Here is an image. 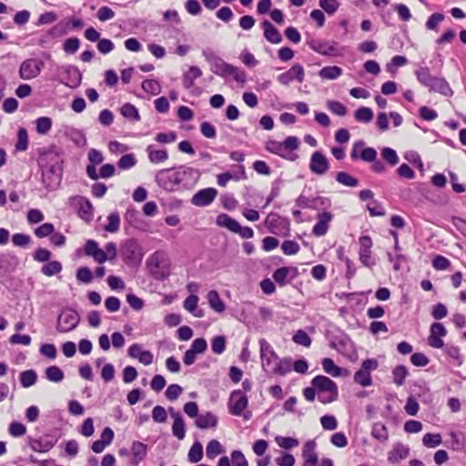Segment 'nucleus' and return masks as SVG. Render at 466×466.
Instances as JSON below:
<instances>
[{
	"label": "nucleus",
	"mask_w": 466,
	"mask_h": 466,
	"mask_svg": "<svg viewBox=\"0 0 466 466\" xmlns=\"http://www.w3.org/2000/svg\"><path fill=\"white\" fill-rule=\"evenodd\" d=\"M200 175L198 169L182 165L158 170L155 181L166 192H181L193 189Z\"/></svg>",
	"instance_id": "nucleus-1"
},
{
	"label": "nucleus",
	"mask_w": 466,
	"mask_h": 466,
	"mask_svg": "<svg viewBox=\"0 0 466 466\" xmlns=\"http://www.w3.org/2000/svg\"><path fill=\"white\" fill-rule=\"evenodd\" d=\"M64 157L55 149L42 152L37 159L41 170V181L47 191L56 190L63 178Z\"/></svg>",
	"instance_id": "nucleus-2"
},
{
	"label": "nucleus",
	"mask_w": 466,
	"mask_h": 466,
	"mask_svg": "<svg viewBox=\"0 0 466 466\" xmlns=\"http://www.w3.org/2000/svg\"><path fill=\"white\" fill-rule=\"evenodd\" d=\"M415 76L417 80L422 86L428 87L430 91L437 92L446 96L453 95V91L445 78L432 76L429 67H420L415 71Z\"/></svg>",
	"instance_id": "nucleus-3"
},
{
	"label": "nucleus",
	"mask_w": 466,
	"mask_h": 466,
	"mask_svg": "<svg viewBox=\"0 0 466 466\" xmlns=\"http://www.w3.org/2000/svg\"><path fill=\"white\" fill-rule=\"evenodd\" d=\"M299 140L297 137L289 136L283 142L269 139L266 142L267 151L278 155L289 161H295L299 156L295 151L299 148Z\"/></svg>",
	"instance_id": "nucleus-4"
},
{
	"label": "nucleus",
	"mask_w": 466,
	"mask_h": 466,
	"mask_svg": "<svg viewBox=\"0 0 466 466\" xmlns=\"http://www.w3.org/2000/svg\"><path fill=\"white\" fill-rule=\"evenodd\" d=\"M318 391V400L323 404L330 403L338 399V386L329 378L318 375L310 382Z\"/></svg>",
	"instance_id": "nucleus-5"
},
{
	"label": "nucleus",
	"mask_w": 466,
	"mask_h": 466,
	"mask_svg": "<svg viewBox=\"0 0 466 466\" xmlns=\"http://www.w3.org/2000/svg\"><path fill=\"white\" fill-rule=\"evenodd\" d=\"M146 265L149 274L157 280H164L170 274L169 262L164 251L157 250L151 254Z\"/></svg>",
	"instance_id": "nucleus-6"
},
{
	"label": "nucleus",
	"mask_w": 466,
	"mask_h": 466,
	"mask_svg": "<svg viewBox=\"0 0 466 466\" xmlns=\"http://www.w3.org/2000/svg\"><path fill=\"white\" fill-rule=\"evenodd\" d=\"M119 256L127 266H137L143 259L144 251L137 239L128 238L120 244Z\"/></svg>",
	"instance_id": "nucleus-7"
},
{
	"label": "nucleus",
	"mask_w": 466,
	"mask_h": 466,
	"mask_svg": "<svg viewBox=\"0 0 466 466\" xmlns=\"http://www.w3.org/2000/svg\"><path fill=\"white\" fill-rule=\"evenodd\" d=\"M248 399L245 392L240 390H235L230 393L228 408V412L233 416L243 417L245 420H249L252 412L248 410Z\"/></svg>",
	"instance_id": "nucleus-8"
},
{
	"label": "nucleus",
	"mask_w": 466,
	"mask_h": 466,
	"mask_svg": "<svg viewBox=\"0 0 466 466\" xmlns=\"http://www.w3.org/2000/svg\"><path fill=\"white\" fill-rule=\"evenodd\" d=\"M210 69L215 75L221 77L232 76L238 83H245L247 79L246 73L242 69L228 64L220 57L210 66Z\"/></svg>",
	"instance_id": "nucleus-9"
},
{
	"label": "nucleus",
	"mask_w": 466,
	"mask_h": 466,
	"mask_svg": "<svg viewBox=\"0 0 466 466\" xmlns=\"http://www.w3.org/2000/svg\"><path fill=\"white\" fill-rule=\"evenodd\" d=\"M264 225L268 228V231L271 234L282 237H287L289 235V219L285 217H281L278 213H269L264 221Z\"/></svg>",
	"instance_id": "nucleus-10"
},
{
	"label": "nucleus",
	"mask_w": 466,
	"mask_h": 466,
	"mask_svg": "<svg viewBox=\"0 0 466 466\" xmlns=\"http://www.w3.org/2000/svg\"><path fill=\"white\" fill-rule=\"evenodd\" d=\"M216 223L221 228H228L232 233L238 234L244 239H249L254 237V231L250 227H242L235 218L228 214H219L216 218Z\"/></svg>",
	"instance_id": "nucleus-11"
},
{
	"label": "nucleus",
	"mask_w": 466,
	"mask_h": 466,
	"mask_svg": "<svg viewBox=\"0 0 466 466\" xmlns=\"http://www.w3.org/2000/svg\"><path fill=\"white\" fill-rule=\"evenodd\" d=\"M80 320L77 311L72 309H64L57 317L56 330L60 333H66L75 329Z\"/></svg>",
	"instance_id": "nucleus-12"
},
{
	"label": "nucleus",
	"mask_w": 466,
	"mask_h": 466,
	"mask_svg": "<svg viewBox=\"0 0 466 466\" xmlns=\"http://www.w3.org/2000/svg\"><path fill=\"white\" fill-rule=\"evenodd\" d=\"M379 361L376 359L365 360L359 370L354 374V381L362 387H368L372 384L370 372L377 370Z\"/></svg>",
	"instance_id": "nucleus-13"
},
{
	"label": "nucleus",
	"mask_w": 466,
	"mask_h": 466,
	"mask_svg": "<svg viewBox=\"0 0 466 466\" xmlns=\"http://www.w3.org/2000/svg\"><path fill=\"white\" fill-rule=\"evenodd\" d=\"M60 82L70 88H76L80 86L82 74L76 66H63L58 69Z\"/></svg>",
	"instance_id": "nucleus-14"
},
{
	"label": "nucleus",
	"mask_w": 466,
	"mask_h": 466,
	"mask_svg": "<svg viewBox=\"0 0 466 466\" xmlns=\"http://www.w3.org/2000/svg\"><path fill=\"white\" fill-rule=\"evenodd\" d=\"M305 79V70L302 65L294 64L289 70L279 74L277 76V81L285 86H288L291 82L297 81L299 84L303 83Z\"/></svg>",
	"instance_id": "nucleus-15"
},
{
	"label": "nucleus",
	"mask_w": 466,
	"mask_h": 466,
	"mask_svg": "<svg viewBox=\"0 0 466 466\" xmlns=\"http://www.w3.org/2000/svg\"><path fill=\"white\" fill-rule=\"evenodd\" d=\"M260 346V358L263 370L270 373L272 367L277 363L279 357L277 353L274 351L271 345L265 339H259Z\"/></svg>",
	"instance_id": "nucleus-16"
},
{
	"label": "nucleus",
	"mask_w": 466,
	"mask_h": 466,
	"mask_svg": "<svg viewBox=\"0 0 466 466\" xmlns=\"http://www.w3.org/2000/svg\"><path fill=\"white\" fill-rule=\"evenodd\" d=\"M44 63L37 58H28L22 62L19 68V76L22 79L29 80L36 77L42 68Z\"/></svg>",
	"instance_id": "nucleus-17"
},
{
	"label": "nucleus",
	"mask_w": 466,
	"mask_h": 466,
	"mask_svg": "<svg viewBox=\"0 0 466 466\" xmlns=\"http://www.w3.org/2000/svg\"><path fill=\"white\" fill-rule=\"evenodd\" d=\"M309 47L322 56H333L338 55L336 43L324 39L310 38L307 41Z\"/></svg>",
	"instance_id": "nucleus-18"
},
{
	"label": "nucleus",
	"mask_w": 466,
	"mask_h": 466,
	"mask_svg": "<svg viewBox=\"0 0 466 466\" xmlns=\"http://www.w3.org/2000/svg\"><path fill=\"white\" fill-rule=\"evenodd\" d=\"M58 438L46 434L40 438H29V447L35 452L46 453L48 452L57 442Z\"/></svg>",
	"instance_id": "nucleus-19"
},
{
	"label": "nucleus",
	"mask_w": 466,
	"mask_h": 466,
	"mask_svg": "<svg viewBox=\"0 0 466 466\" xmlns=\"http://www.w3.org/2000/svg\"><path fill=\"white\" fill-rule=\"evenodd\" d=\"M360 250L359 256L360 262L369 268L376 264L375 259L371 257L372 239L370 236H361L359 239Z\"/></svg>",
	"instance_id": "nucleus-20"
},
{
	"label": "nucleus",
	"mask_w": 466,
	"mask_h": 466,
	"mask_svg": "<svg viewBox=\"0 0 466 466\" xmlns=\"http://www.w3.org/2000/svg\"><path fill=\"white\" fill-rule=\"evenodd\" d=\"M69 203L77 208L78 216L81 218L90 220L93 218V206L87 198L81 196H73L69 198Z\"/></svg>",
	"instance_id": "nucleus-21"
},
{
	"label": "nucleus",
	"mask_w": 466,
	"mask_h": 466,
	"mask_svg": "<svg viewBox=\"0 0 466 466\" xmlns=\"http://www.w3.org/2000/svg\"><path fill=\"white\" fill-rule=\"evenodd\" d=\"M309 169L313 174L322 176L329 169V162L321 151H315L309 160Z\"/></svg>",
	"instance_id": "nucleus-22"
},
{
	"label": "nucleus",
	"mask_w": 466,
	"mask_h": 466,
	"mask_svg": "<svg viewBox=\"0 0 466 466\" xmlns=\"http://www.w3.org/2000/svg\"><path fill=\"white\" fill-rule=\"evenodd\" d=\"M299 276V269L296 267H281L277 268L272 277L275 282L283 287L294 280Z\"/></svg>",
	"instance_id": "nucleus-23"
},
{
	"label": "nucleus",
	"mask_w": 466,
	"mask_h": 466,
	"mask_svg": "<svg viewBox=\"0 0 466 466\" xmlns=\"http://www.w3.org/2000/svg\"><path fill=\"white\" fill-rule=\"evenodd\" d=\"M218 195V190L214 187H207L198 190L191 198V204L196 207L209 206Z\"/></svg>",
	"instance_id": "nucleus-24"
},
{
	"label": "nucleus",
	"mask_w": 466,
	"mask_h": 466,
	"mask_svg": "<svg viewBox=\"0 0 466 466\" xmlns=\"http://www.w3.org/2000/svg\"><path fill=\"white\" fill-rule=\"evenodd\" d=\"M447 330L442 323L434 322L431 324L430 329V336L428 338V344L434 349H441L444 346V342L441 339L442 337L446 336Z\"/></svg>",
	"instance_id": "nucleus-25"
},
{
	"label": "nucleus",
	"mask_w": 466,
	"mask_h": 466,
	"mask_svg": "<svg viewBox=\"0 0 466 466\" xmlns=\"http://www.w3.org/2000/svg\"><path fill=\"white\" fill-rule=\"evenodd\" d=\"M66 34V30L63 25L57 24L47 30L46 33L40 35L36 39V44L42 47H46L55 38L60 37Z\"/></svg>",
	"instance_id": "nucleus-26"
},
{
	"label": "nucleus",
	"mask_w": 466,
	"mask_h": 466,
	"mask_svg": "<svg viewBox=\"0 0 466 466\" xmlns=\"http://www.w3.org/2000/svg\"><path fill=\"white\" fill-rule=\"evenodd\" d=\"M147 455V445L139 441H134L130 447L129 464L138 466Z\"/></svg>",
	"instance_id": "nucleus-27"
},
{
	"label": "nucleus",
	"mask_w": 466,
	"mask_h": 466,
	"mask_svg": "<svg viewBox=\"0 0 466 466\" xmlns=\"http://www.w3.org/2000/svg\"><path fill=\"white\" fill-rule=\"evenodd\" d=\"M84 253L88 257H92L94 260L99 264H103L107 260L106 253L100 248L98 243L93 239H88L85 243Z\"/></svg>",
	"instance_id": "nucleus-28"
},
{
	"label": "nucleus",
	"mask_w": 466,
	"mask_h": 466,
	"mask_svg": "<svg viewBox=\"0 0 466 466\" xmlns=\"http://www.w3.org/2000/svg\"><path fill=\"white\" fill-rule=\"evenodd\" d=\"M88 161L89 164L86 167V174L88 177H90L93 180L98 179V174L96 172V166L99 165L103 162L104 157L101 153V151L92 148L88 152Z\"/></svg>",
	"instance_id": "nucleus-29"
},
{
	"label": "nucleus",
	"mask_w": 466,
	"mask_h": 466,
	"mask_svg": "<svg viewBox=\"0 0 466 466\" xmlns=\"http://www.w3.org/2000/svg\"><path fill=\"white\" fill-rule=\"evenodd\" d=\"M317 444L315 441H308L302 449V466H318L319 458L316 452Z\"/></svg>",
	"instance_id": "nucleus-30"
},
{
	"label": "nucleus",
	"mask_w": 466,
	"mask_h": 466,
	"mask_svg": "<svg viewBox=\"0 0 466 466\" xmlns=\"http://www.w3.org/2000/svg\"><path fill=\"white\" fill-rule=\"evenodd\" d=\"M332 219V214L327 211L318 214L317 223L313 226L312 234L316 237L324 236Z\"/></svg>",
	"instance_id": "nucleus-31"
},
{
	"label": "nucleus",
	"mask_w": 466,
	"mask_h": 466,
	"mask_svg": "<svg viewBox=\"0 0 466 466\" xmlns=\"http://www.w3.org/2000/svg\"><path fill=\"white\" fill-rule=\"evenodd\" d=\"M263 29L264 37L271 44H279L282 42V36L279 31L268 20L260 23Z\"/></svg>",
	"instance_id": "nucleus-32"
},
{
	"label": "nucleus",
	"mask_w": 466,
	"mask_h": 466,
	"mask_svg": "<svg viewBox=\"0 0 466 466\" xmlns=\"http://www.w3.org/2000/svg\"><path fill=\"white\" fill-rule=\"evenodd\" d=\"M410 454V449L407 445L398 442L393 445L392 450L388 454V461L391 464L400 462L405 460Z\"/></svg>",
	"instance_id": "nucleus-33"
},
{
	"label": "nucleus",
	"mask_w": 466,
	"mask_h": 466,
	"mask_svg": "<svg viewBox=\"0 0 466 466\" xmlns=\"http://www.w3.org/2000/svg\"><path fill=\"white\" fill-rule=\"evenodd\" d=\"M202 76L201 69L197 66H191L182 76V85L186 89L194 87L195 80Z\"/></svg>",
	"instance_id": "nucleus-34"
},
{
	"label": "nucleus",
	"mask_w": 466,
	"mask_h": 466,
	"mask_svg": "<svg viewBox=\"0 0 466 466\" xmlns=\"http://www.w3.org/2000/svg\"><path fill=\"white\" fill-rule=\"evenodd\" d=\"M171 416L174 419V422L172 425V433L178 440H183L186 436V428L183 418L181 417L179 412L174 411L173 409H170Z\"/></svg>",
	"instance_id": "nucleus-35"
},
{
	"label": "nucleus",
	"mask_w": 466,
	"mask_h": 466,
	"mask_svg": "<svg viewBox=\"0 0 466 466\" xmlns=\"http://www.w3.org/2000/svg\"><path fill=\"white\" fill-rule=\"evenodd\" d=\"M218 417L210 411H207L196 418L195 424L199 429L215 428L218 425Z\"/></svg>",
	"instance_id": "nucleus-36"
},
{
	"label": "nucleus",
	"mask_w": 466,
	"mask_h": 466,
	"mask_svg": "<svg viewBox=\"0 0 466 466\" xmlns=\"http://www.w3.org/2000/svg\"><path fill=\"white\" fill-rule=\"evenodd\" d=\"M148 159L153 164H160L168 158V153L166 148L157 149L154 145H148L146 149Z\"/></svg>",
	"instance_id": "nucleus-37"
},
{
	"label": "nucleus",
	"mask_w": 466,
	"mask_h": 466,
	"mask_svg": "<svg viewBox=\"0 0 466 466\" xmlns=\"http://www.w3.org/2000/svg\"><path fill=\"white\" fill-rule=\"evenodd\" d=\"M65 134L76 147H83L86 145V137L82 130L67 127Z\"/></svg>",
	"instance_id": "nucleus-38"
},
{
	"label": "nucleus",
	"mask_w": 466,
	"mask_h": 466,
	"mask_svg": "<svg viewBox=\"0 0 466 466\" xmlns=\"http://www.w3.org/2000/svg\"><path fill=\"white\" fill-rule=\"evenodd\" d=\"M292 370V360L290 358H284L278 360L277 363L272 367L270 374L284 376L290 372Z\"/></svg>",
	"instance_id": "nucleus-39"
},
{
	"label": "nucleus",
	"mask_w": 466,
	"mask_h": 466,
	"mask_svg": "<svg viewBox=\"0 0 466 466\" xmlns=\"http://www.w3.org/2000/svg\"><path fill=\"white\" fill-rule=\"evenodd\" d=\"M208 302L209 307L216 312L221 313L225 310V303L219 297L217 290H210L207 295Z\"/></svg>",
	"instance_id": "nucleus-40"
},
{
	"label": "nucleus",
	"mask_w": 466,
	"mask_h": 466,
	"mask_svg": "<svg viewBox=\"0 0 466 466\" xmlns=\"http://www.w3.org/2000/svg\"><path fill=\"white\" fill-rule=\"evenodd\" d=\"M342 69L337 66H328L319 71L321 79L335 80L342 75Z\"/></svg>",
	"instance_id": "nucleus-41"
},
{
	"label": "nucleus",
	"mask_w": 466,
	"mask_h": 466,
	"mask_svg": "<svg viewBox=\"0 0 466 466\" xmlns=\"http://www.w3.org/2000/svg\"><path fill=\"white\" fill-rule=\"evenodd\" d=\"M371 436L380 442H386L389 440V431L382 422H376L371 429Z\"/></svg>",
	"instance_id": "nucleus-42"
},
{
	"label": "nucleus",
	"mask_w": 466,
	"mask_h": 466,
	"mask_svg": "<svg viewBox=\"0 0 466 466\" xmlns=\"http://www.w3.org/2000/svg\"><path fill=\"white\" fill-rule=\"evenodd\" d=\"M45 377L51 382L58 383L64 380L65 374L58 366L53 365L46 369Z\"/></svg>",
	"instance_id": "nucleus-43"
},
{
	"label": "nucleus",
	"mask_w": 466,
	"mask_h": 466,
	"mask_svg": "<svg viewBox=\"0 0 466 466\" xmlns=\"http://www.w3.org/2000/svg\"><path fill=\"white\" fill-rule=\"evenodd\" d=\"M321 365L324 371L332 377L337 378L342 374V369L337 366L332 359L324 358L321 361Z\"/></svg>",
	"instance_id": "nucleus-44"
},
{
	"label": "nucleus",
	"mask_w": 466,
	"mask_h": 466,
	"mask_svg": "<svg viewBox=\"0 0 466 466\" xmlns=\"http://www.w3.org/2000/svg\"><path fill=\"white\" fill-rule=\"evenodd\" d=\"M121 115L130 120L139 121L140 115L138 109L130 103H125L120 108Z\"/></svg>",
	"instance_id": "nucleus-45"
},
{
	"label": "nucleus",
	"mask_w": 466,
	"mask_h": 466,
	"mask_svg": "<svg viewBox=\"0 0 466 466\" xmlns=\"http://www.w3.org/2000/svg\"><path fill=\"white\" fill-rule=\"evenodd\" d=\"M354 118L360 123H370L373 118V111L367 106H360L354 112Z\"/></svg>",
	"instance_id": "nucleus-46"
},
{
	"label": "nucleus",
	"mask_w": 466,
	"mask_h": 466,
	"mask_svg": "<svg viewBox=\"0 0 466 466\" xmlns=\"http://www.w3.org/2000/svg\"><path fill=\"white\" fill-rule=\"evenodd\" d=\"M408 375V369L404 365H398L392 370L393 382L397 386H402Z\"/></svg>",
	"instance_id": "nucleus-47"
},
{
	"label": "nucleus",
	"mask_w": 466,
	"mask_h": 466,
	"mask_svg": "<svg viewBox=\"0 0 466 466\" xmlns=\"http://www.w3.org/2000/svg\"><path fill=\"white\" fill-rule=\"evenodd\" d=\"M336 180L339 184L350 187H355L359 186V179L344 171H339L337 173Z\"/></svg>",
	"instance_id": "nucleus-48"
},
{
	"label": "nucleus",
	"mask_w": 466,
	"mask_h": 466,
	"mask_svg": "<svg viewBox=\"0 0 466 466\" xmlns=\"http://www.w3.org/2000/svg\"><path fill=\"white\" fill-rule=\"evenodd\" d=\"M62 264L59 261H47L42 267L41 272L47 277H52L59 274L62 271Z\"/></svg>",
	"instance_id": "nucleus-49"
},
{
	"label": "nucleus",
	"mask_w": 466,
	"mask_h": 466,
	"mask_svg": "<svg viewBox=\"0 0 466 466\" xmlns=\"http://www.w3.org/2000/svg\"><path fill=\"white\" fill-rule=\"evenodd\" d=\"M20 383L24 388H29L35 384L37 374L34 370H28L20 373Z\"/></svg>",
	"instance_id": "nucleus-50"
},
{
	"label": "nucleus",
	"mask_w": 466,
	"mask_h": 466,
	"mask_svg": "<svg viewBox=\"0 0 466 466\" xmlns=\"http://www.w3.org/2000/svg\"><path fill=\"white\" fill-rule=\"evenodd\" d=\"M142 89L152 96H157L161 92V86L157 79H147L142 82Z\"/></svg>",
	"instance_id": "nucleus-51"
},
{
	"label": "nucleus",
	"mask_w": 466,
	"mask_h": 466,
	"mask_svg": "<svg viewBox=\"0 0 466 466\" xmlns=\"http://www.w3.org/2000/svg\"><path fill=\"white\" fill-rule=\"evenodd\" d=\"M120 227V217L116 212H111L107 217V224L105 226V230L110 233H116L119 230Z\"/></svg>",
	"instance_id": "nucleus-52"
},
{
	"label": "nucleus",
	"mask_w": 466,
	"mask_h": 466,
	"mask_svg": "<svg viewBox=\"0 0 466 466\" xmlns=\"http://www.w3.org/2000/svg\"><path fill=\"white\" fill-rule=\"evenodd\" d=\"M188 461L191 463H197L200 461L203 458V447L200 442L196 441L191 446L188 455H187Z\"/></svg>",
	"instance_id": "nucleus-53"
},
{
	"label": "nucleus",
	"mask_w": 466,
	"mask_h": 466,
	"mask_svg": "<svg viewBox=\"0 0 466 466\" xmlns=\"http://www.w3.org/2000/svg\"><path fill=\"white\" fill-rule=\"evenodd\" d=\"M327 108L334 115L344 116L347 114V107L339 101L329 100L326 103Z\"/></svg>",
	"instance_id": "nucleus-54"
},
{
	"label": "nucleus",
	"mask_w": 466,
	"mask_h": 466,
	"mask_svg": "<svg viewBox=\"0 0 466 466\" xmlns=\"http://www.w3.org/2000/svg\"><path fill=\"white\" fill-rule=\"evenodd\" d=\"M36 132L40 135H46L52 127V119L48 116H40L35 120Z\"/></svg>",
	"instance_id": "nucleus-55"
},
{
	"label": "nucleus",
	"mask_w": 466,
	"mask_h": 466,
	"mask_svg": "<svg viewBox=\"0 0 466 466\" xmlns=\"http://www.w3.org/2000/svg\"><path fill=\"white\" fill-rule=\"evenodd\" d=\"M224 451L222 445L217 440L210 441L206 448L207 457L209 459H214L218 454Z\"/></svg>",
	"instance_id": "nucleus-56"
},
{
	"label": "nucleus",
	"mask_w": 466,
	"mask_h": 466,
	"mask_svg": "<svg viewBox=\"0 0 466 466\" xmlns=\"http://www.w3.org/2000/svg\"><path fill=\"white\" fill-rule=\"evenodd\" d=\"M381 157L390 166H395L400 161L397 152L391 147H383L381 149Z\"/></svg>",
	"instance_id": "nucleus-57"
},
{
	"label": "nucleus",
	"mask_w": 466,
	"mask_h": 466,
	"mask_svg": "<svg viewBox=\"0 0 466 466\" xmlns=\"http://www.w3.org/2000/svg\"><path fill=\"white\" fill-rule=\"evenodd\" d=\"M441 441V436L439 433H427L422 439L423 445L428 448H435L439 446Z\"/></svg>",
	"instance_id": "nucleus-58"
},
{
	"label": "nucleus",
	"mask_w": 466,
	"mask_h": 466,
	"mask_svg": "<svg viewBox=\"0 0 466 466\" xmlns=\"http://www.w3.org/2000/svg\"><path fill=\"white\" fill-rule=\"evenodd\" d=\"M78 282L88 284L93 280V273L87 267H81L76 270V274Z\"/></svg>",
	"instance_id": "nucleus-59"
},
{
	"label": "nucleus",
	"mask_w": 466,
	"mask_h": 466,
	"mask_svg": "<svg viewBox=\"0 0 466 466\" xmlns=\"http://www.w3.org/2000/svg\"><path fill=\"white\" fill-rule=\"evenodd\" d=\"M17 143L15 144V149L17 151H25L28 147V135L25 128H19L17 133Z\"/></svg>",
	"instance_id": "nucleus-60"
},
{
	"label": "nucleus",
	"mask_w": 466,
	"mask_h": 466,
	"mask_svg": "<svg viewBox=\"0 0 466 466\" xmlns=\"http://www.w3.org/2000/svg\"><path fill=\"white\" fill-rule=\"evenodd\" d=\"M211 349L215 354H222L226 349V338L222 335L214 337L211 340Z\"/></svg>",
	"instance_id": "nucleus-61"
},
{
	"label": "nucleus",
	"mask_w": 466,
	"mask_h": 466,
	"mask_svg": "<svg viewBox=\"0 0 466 466\" xmlns=\"http://www.w3.org/2000/svg\"><path fill=\"white\" fill-rule=\"evenodd\" d=\"M137 164V159L133 154H126L120 157L117 166L120 169L127 170Z\"/></svg>",
	"instance_id": "nucleus-62"
},
{
	"label": "nucleus",
	"mask_w": 466,
	"mask_h": 466,
	"mask_svg": "<svg viewBox=\"0 0 466 466\" xmlns=\"http://www.w3.org/2000/svg\"><path fill=\"white\" fill-rule=\"evenodd\" d=\"M292 340L298 344V345H301V346H304V347H309L310 344H311V339L310 337L307 334L306 331H304L303 329H299L294 335H293V338H292Z\"/></svg>",
	"instance_id": "nucleus-63"
},
{
	"label": "nucleus",
	"mask_w": 466,
	"mask_h": 466,
	"mask_svg": "<svg viewBox=\"0 0 466 466\" xmlns=\"http://www.w3.org/2000/svg\"><path fill=\"white\" fill-rule=\"evenodd\" d=\"M231 462L233 466H248L245 455L238 450H235L231 452Z\"/></svg>",
	"instance_id": "nucleus-64"
}]
</instances>
